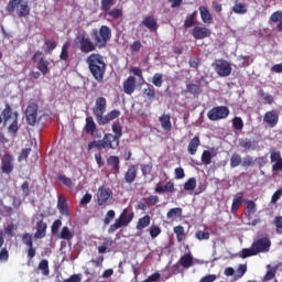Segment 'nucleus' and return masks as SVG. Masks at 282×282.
Listing matches in <instances>:
<instances>
[{
	"label": "nucleus",
	"instance_id": "obj_1",
	"mask_svg": "<svg viewBox=\"0 0 282 282\" xmlns=\"http://www.w3.org/2000/svg\"><path fill=\"white\" fill-rule=\"evenodd\" d=\"M90 36L93 40L85 32L78 31L74 37L73 47L79 50L82 54H91L96 50H102L111 41V29L107 25H101L99 30L93 29Z\"/></svg>",
	"mask_w": 282,
	"mask_h": 282
},
{
	"label": "nucleus",
	"instance_id": "obj_2",
	"mask_svg": "<svg viewBox=\"0 0 282 282\" xmlns=\"http://www.w3.org/2000/svg\"><path fill=\"white\" fill-rule=\"evenodd\" d=\"M112 132L115 134L106 133L104 134L102 140L88 143L87 150L91 151L97 149L98 151H102V149H118V147H120V138H122V126L120 122H115L112 124Z\"/></svg>",
	"mask_w": 282,
	"mask_h": 282
},
{
	"label": "nucleus",
	"instance_id": "obj_3",
	"mask_svg": "<svg viewBox=\"0 0 282 282\" xmlns=\"http://www.w3.org/2000/svg\"><path fill=\"white\" fill-rule=\"evenodd\" d=\"M88 69L97 83L105 80V72H107V64L102 55L93 53L86 58Z\"/></svg>",
	"mask_w": 282,
	"mask_h": 282
},
{
	"label": "nucleus",
	"instance_id": "obj_4",
	"mask_svg": "<svg viewBox=\"0 0 282 282\" xmlns=\"http://www.w3.org/2000/svg\"><path fill=\"white\" fill-rule=\"evenodd\" d=\"M30 3L25 0H9L6 12H17L19 19H28L31 12Z\"/></svg>",
	"mask_w": 282,
	"mask_h": 282
},
{
	"label": "nucleus",
	"instance_id": "obj_5",
	"mask_svg": "<svg viewBox=\"0 0 282 282\" xmlns=\"http://www.w3.org/2000/svg\"><path fill=\"white\" fill-rule=\"evenodd\" d=\"M133 217H135V214L133 212H129V208H124L120 216L115 220V224H112L109 229L108 234L113 235L116 230H120V228H127L132 221Z\"/></svg>",
	"mask_w": 282,
	"mask_h": 282
},
{
	"label": "nucleus",
	"instance_id": "obj_6",
	"mask_svg": "<svg viewBox=\"0 0 282 282\" xmlns=\"http://www.w3.org/2000/svg\"><path fill=\"white\" fill-rule=\"evenodd\" d=\"M212 67L220 78H228L232 74V65L224 58L215 59Z\"/></svg>",
	"mask_w": 282,
	"mask_h": 282
},
{
	"label": "nucleus",
	"instance_id": "obj_7",
	"mask_svg": "<svg viewBox=\"0 0 282 282\" xmlns=\"http://www.w3.org/2000/svg\"><path fill=\"white\" fill-rule=\"evenodd\" d=\"M98 206H109L111 204V199H113V192L110 188L101 185L96 194Z\"/></svg>",
	"mask_w": 282,
	"mask_h": 282
},
{
	"label": "nucleus",
	"instance_id": "obj_8",
	"mask_svg": "<svg viewBox=\"0 0 282 282\" xmlns=\"http://www.w3.org/2000/svg\"><path fill=\"white\" fill-rule=\"evenodd\" d=\"M227 116H230V109L227 106H217L212 108L207 112L208 120L212 122H217V120H224Z\"/></svg>",
	"mask_w": 282,
	"mask_h": 282
},
{
	"label": "nucleus",
	"instance_id": "obj_9",
	"mask_svg": "<svg viewBox=\"0 0 282 282\" xmlns=\"http://www.w3.org/2000/svg\"><path fill=\"white\" fill-rule=\"evenodd\" d=\"M33 63H36V68L43 76H47L50 73V61L43 57V52L36 51L32 57Z\"/></svg>",
	"mask_w": 282,
	"mask_h": 282
},
{
	"label": "nucleus",
	"instance_id": "obj_10",
	"mask_svg": "<svg viewBox=\"0 0 282 282\" xmlns=\"http://www.w3.org/2000/svg\"><path fill=\"white\" fill-rule=\"evenodd\" d=\"M251 246H253L258 254H261V252H270L272 241L269 237H260L254 239Z\"/></svg>",
	"mask_w": 282,
	"mask_h": 282
},
{
	"label": "nucleus",
	"instance_id": "obj_11",
	"mask_svg": "<svg viewBox=\"0 0 282 282\" xmlns=\"http://www.w3.org/2000/svg\"><path fill=\"white\" fill-rule=\"evenodd\" d=\"M107 111V98L99 97L95 101V107L93 108V113L97 120V122L100 121L102 116H105V112Z\"/></svg>",
	"mask_w": 282,
	"mask_h": 282
},
{
	"label": "nucleus",
	"instance_id": "obj_12",
	"mask_svg": "<svg viewBox=\"0 0 282 282\" xmlns=\"http://www.w3.org/2000/svg\"><path fill=\"white\" fill-rule=\"evenodd\" d=\"M37 116H39V105H36L35 102L30 104L25 110L26 122L28 124H30V127H34V124H36Z\"/></svg>",
	"mask_w": 282,
	"mask_h": 282
},
{
	"label": "nucleus",
	"instance_id": "obj_13",
	"mask_svg": "<svg viewBox=\"0 0 282 282\" xmlns=\"http://www.w3.org/2000/svg\"><path fill=\"white\" fill-rule=\"evenodd\" d=\"M140 28H147L149 32H158L160 24H158V19L155 15H147L140 23Z\"/></svg>",
	"mask_w": 282,
	"mask_h": 282
},
{
	"label": "nucleus",
	"instance_id": "obj_14",
	"mask_svg": "<svg viewBox=\"0 0 282 282\" xmlns=\"http://www.w3.org/2000/svg\"><path fill=\"white\" fill-rule=\"evenodd\" d=\"M1 171L6 175H10L14 171V158L11 154L7 153L1 160Z\"/></svg>",
	"mask_w": 282,
	"mask_h": 282
},
{
	"label": "nucleus",
	"instance_id": "obj_15",
	"mask_svg": "<svg viewBox=\"0 0 282 282\" xmlns=\"http://www.w3.org/2000/svg\"><path fill=\"white\" fill-rule=\"evenodd\" d=\"M22 243L24 246H28L26 254L29 259H34L36 257V249L34 248V240L32 238V235L30 234H24L22 236Z\"/></svg>",
	"mask_w": 282,
	"mask_h": 282
},
{
	"label": "nucleus",
	"instance_id": "obj_16",
	"mask_svg": "<svg viewBox=\"0 0 282 282\" xmlns=\"http://www.w3.org/2000/svg\"><path fill=\"white\" fill-rule=\"evenodd\" d=\"M210 34L213 33L206 26H194V29L192 30V36L196 41H203V39H208L210 37Z\"/></svg>",
	"mask_w": 282,
	"mask_h": 282
},
{
	"label": "nucleus",
	"instance_id": "obj_17",
	"mask_svg": "<svg viewBox=\"0 0 282 282\" xmlns=\"http://www.w3.org/2000/svg\"><path fill=\"white\" fill-rule=\"evenodd\" d=\"M263 122H265V124L271 128L276 127V124H279V113H276V110H270L265 112Z\"/></svg>",
	"mask_w": 282,
	"mask_h": 282
},
{
	"label": "nucleus",
	"instance_id": "obj_18",
	"mask_svg": "<svg viewBox=\"0 0 282 282\" xmlns=\"http://www.w3.org/2000/svg\"><path fill=\"white\" fill-rule=\"evenodd\" d=\"M135 84L137 79L134 76H129L124 82H123V91L128 96H131L133 91H135Z\"/></svg>",
	"mask_w": 282,
	"mask_h": 282
},
{
	"label": "nucleus",
	"instance_id": "obj_19",
	"mask_svg": "<svg viewBox=\"0 0 282 282\" xmlns=\"http://www.w3.org/2000/svg\"><path fill=\"white\" fill-rule=\"evenodd\" d=\"M127 184H133L138 180V165H130L124 174Z\"/></svg>",
	"mask_w": 282,
	"mask_h": 282
},
{
	"label": "nucleus",
	"instance_id": "obj_20",
	"mask_svg": "<svg viewBox=\"0 0 282 282\" xmlns=\"http://www.w3.org/2000/svg\"><path fill=\"white\" fill-rule=\"evenodd\" d=\"M116 118H120V110H112L108 112L106 116H102L98 122L100 127H104V124H109L111 120H116Z\"/></svg>",
	"mask_w": 282,
	"mask_h": 282
},
{
	"label": "nucleus",
	"instance_id": "obj_21",
	"mask_svg": "<svg viewBox=\"0 0 282 282\" xmlns=\"http://www.w3.org/2000/svg\"><path fill=\"white\" fill-rule=\"evenodd\" d=\"M176 265H181L185 270H188V268H193V265H194L193 254L192 253H185L184 256H182L180 258Z\"/></svg>",
	"mask_w": 282,
	"mask_h": 282
},
{
	"label": "nucleus",
	"instance_id": "obj_22",
	"mask_svg": "<svg viewBox=\"0 0 282 282\" xmlns=\"http://www.w3.org/2000/svg\"><path fill=\"white\" fill-rule=\"evenodd\" d=\"M271 162H273L272 171L279 172L282 171V158L281 152H271L270 155Z\"/></svg>",
	"mask_w": 282,
	"mask_h": 282
},
{
	"label": "nucleus",
	"instance_id": "obj_23",
	"mask_svg": "<svg viewBox=\"0 0 282 282\" xmlns=\"http://www.w3.org/2000/svg\"><path fill=\"white\" fill-rule=\"evenodd\" d=\"M107 164L110 166L115 173V175H118L120 173V158L116 155H110L107 159Z\"/></svg>",
	"mask_w": 282,
	"mask_h": 282
},
{
	"label": "nucleus",
	"instance_id": "obj_24",
	"mask_svg": "<svg viewBox=\"0 0 282 282\" xmlns=\"http://www.w3.org/2000/svg\"><path fill=\"white\" fill-rule=\"evenodd\" d=\"M47 232V224L43 220H39L36 224V231L34 234L35 239H44Z\"/></svg>",
	"mask_w": 282,
	"mask_h": 282
},
{
	"label": "nucleus",
	"instance_id": "obj_25",
	"mask_svg": "<svg viewBox=\"0 0 282 282\" xmlns=\"http://www.w3.org/2000/svg\"><path fill=\"white\" fill-rule=\"evenodd\" d=\"M159 122H161L163 131H166L167 133H170V131L173 129V124L171 123V115L163 113L159 118Z\"/></svg>",
	"mask_w": 282,
	"mask_h": 282
},
{
	"label": "nucleus",
	"instance_id": "obj_26",
	"mask_svg": "<svg viewBox=\"0 0 282 282\" xmlns=\"http://www.w3.org/2000/svg\"><path fill=\"white\" fill-rule=\"evenodd\" d=\"M243 205V193H237L234 197L232 204H231V213H237L239 208Z\"/></svg>",
	"mask_w": 282,
	"mask_h": 282
},
{
	"label": "nucleus",
	"instance_id": "obj_27",
	"mask_svg": "<svg viewBox=\"0 0 282 282\" xmlns=\"http://www.w3.org/2000/svg\"><path fill=\"white\" fill-rule=\"evenodd\" d=\"M239 147L245 151H254V149H257V143H254L252 139L245 138L239 140Z\"/></svg>",
	"mask_w": 282,
	"mask_h": 282
},
{
	"label": "nucleus",
	"instance_id": "obj_28",
	"mask_svg": "<svg viewBox=\"0 0 282 282\" xmlns=\"http://www.w3.org/2000/svg\"><path fill=\"white\" fill-rule=\"evenodd\" d=\"M199 144H202V141H199V135H195L188 143L187 151L189 155H195L197 153V149H199Z\"/></svg>",
	"mask_w": 282,
	"mask_h": 282
},
{
	"label": "nucleus",
	"instance_id": "obj_29",
	"mask_svg": "<svg viewBox=\"0 0 282 282\" xmlns=\"http://www.w3.org/2000/svg\"><path fill=\"white\" fill-rule=\"evenodd\" d=\"M200 12V19L203 23H207L208 25L213 23V14H210V11L205 6L199 7Z\"/></svg>",
	"mask_w": 282,
	"mask_h": 282
},
{
	"label": "nucleus",
	"instance_id": "obj_30",
	"mask_svg": "<svg viewBox=\"0 0 282 282\" xmlns=\"http://www.w3.org/2000/svg\"><path fill=\"white\" fill-rule=\"evenodd\" d=\"M84 129L89 135H94V133H96L97 126L96 121H94V117H86V124Z\"/></svg>",
	"mask_w": 282,
	"mask_h": 282
},
{
	"label": "nucleus",
	"instance_id": "obj_31",
	"mask_svg": "<svg viewBox=\"0 0 282 282\" xmlns=\"http://www.w3.org/2000/svg\"><path fill=\"white\" fill-rule=\"evenodd\" d=\"M57 208L61 215H65L66 217H69V208L67 207V199H65V197H58Z\"/></svg>",
	"mask_w": 282,
	"mask_h": 282
},
{
	"label": "nucleus",
	"instance_id": "obj_32",
	"mask_svg": "<svg viewBox=\"0 0 282 282\" xmlns=\"http://www.w3.org/2000/svg\"><path fill=\"white\" fill-rule=\"evenodd\" d=\"M149 226H151V216L144 215L139 218L137 223V230H144V228H149Z\"/></svg>",
	"mask_w": 282,
	"mask_h": 282
},
{
	"label": "nucleus",
	"instance_id": "obj_33",
	"mask_svg": "<svg viewBox=\"0 0 282 282\" xmlns=\"http://www.w3.org/2000/svg\"><path fill=\"white\" fill-rule=\"evenodd\" d=\"M37 270H40L42 276H50V261L47 259L41 260Z\"/></svg>",
	"mask_w": 282,
	"mask_h": 282
},
{
	"label": "nucleus",
	"instance_id": "obj_34",
	"mask_svg": "<svg viewBox=\"0 0 282 282\" xmlns=\"http://www.w3.org/2000/svg\"><path fill=\"white\" fill-rule=\"evenodd\" d=\"M69 47H72V42L67 41L62 45V51L59 54V61L69 59Z\"/></svg>",
	"mask_w": 282,
	"mask_h": 282
},
{
	"label": "nucleus",
	"instance_id": "obj_35",
	"mask_svg": "<svg viewBox=\"0 0 282 282\" xmlns=\"http://www.w3.org/2000/svg\"><path fill=\"white\" fill-rule=\"evenodd\" d=\"M18 132H19V113L14 112V120L8 127V133H11V135H17Z\"/></svg>",
	"mask_w": 282,
	"mask_h": 282
},
{
	"label": "nucleus",
	"instance_id": "obj_36",
	"mask_svg": "<svg viewBox=\"0 0 282 282\" xmlns=\"http://www.w3.org/2000/svg\"><path fill=\"white\" fill-rule=\"evenodd\" d=\"M247 210L245 212L246 217L250 219L254 213H257V203L254 200H246Z\"/></svg>",
	"mask_w": 282,
	"mask_h": 282
},
{
	"label": "nucleus",
	"instance_id": "obj_37",
	"mask_svg": "<svg viewBox=\"0 0 282 282\" xmlns=\"http://www.w3.org/2000/svg\"><path fill=\"white\" fill-rule=\"evenodd\" d=\"M173 231L176 235V240L178 241V243H182V241H184V239H186V232L184 230V226L178 225V226L174 227Z\"/></svg>",
	"mask_w": 282,
	"mask_h": 282
},
{
	"label": "nucleus",
	"instance_id": "obj_38",
	"mask_svg": "<svg viewBox=\"0 0 282 282\" xmlns=\"http://www.w3.org/2000/svg\"><path fill=\"white\" fill-rule=\"evenodd\" d=\"M195 23H197V11H194L185 18L184 28H193Z\"/></svg>",
	"mask_w": 282,
	"mask_h": 282
},
{
	"label": "nucleus",
	"instance_id": "obj_39",
	"mask_svg": "<svg viewBox=\"0 0 282 282\" xmlns=\"http://www.w3.org/2000/svg\"><path fill=\"white\" fill-rule=\"evenodd\" d=\"M59 237L65 239V241H72V239H74V231L69 230V227L65 226L62 228Z\"/></svg>",
	"mask_w": 282,
	"mask_h": 282
},
{
	"label": "nucleus",
	"instance_id": "obj_40",
	"mask_svg": "<svg viewBox=\"0 0 282 282\" xmlns=\"http://www.w3.org/2000/svg\"><path fill=\"white\" fill-rule=\"evenodd\" d=\"M186 89L193 96H199L202 94V86L197 84H187Z\"/></svg>",
	"mask_w": 282,
	"mask_h": 282
},
{
	"label": "nucleus",
	"instance_id": "obj_41",
	"mask_svg": "<svg viewBox=\"0 0 282 282\" xmlns=\"http://www.w3.org/2000/svg\"><path fill=\"white\" fill-rule=\"evenodd\" d=\"M257 250L254 249L253 245L251 248H245L241 250V259H248V257H257Z\"/></svg>",
	"mask_w": 282,
	"mask_h": 282
},
{
	"label": "nucleus",
	"instance_id": "obj_42",
	"mask_svg": "<svg viewBox=\"0 0 282 282\" xmlns=\"http://www.w3.org/2000/svg\"><path fill=\"white\" fill-rule=\"evenodd\" d=\"M167 219H175L177 217H182V208L181 207H174L171 208L166 214Z\"/></svg>",
	"mask_w": 282,
	"mask_h": 282
},
{
	"label": "nucleus",
	"instance_id": "obj_43",
	"mask_svg": "<svg viewBox=\"0 0 282 282\" xmlns=\"http://www.w3.org/2000/svg\"><path fill=\"white\" fill-rule=\"evenodd\" d=\"M184 191H194L197 188V180L195 177H191L183 185Z\"/></svg>",
	"mask_w": 282,
	"mask_h": 282
},
{
	"label": "nucleus",
	"instance_id": "obj_44",
	"mask_svg": "<svg viewBox=\"0 0 282 282\" xmlns=\"http://www.w3.org/2000/svg\"><path fill=\"white\" fill-rule=\"evenodd\" d=\"M149 234L152 239H156V237H160L162 235V228L158 225H151L149 228Z\"/></svg>",
	"mask_w": 282,
	"mask_h": 282
},
{
	"label": "nucleus",
	"instance_id": "obj_45",
	"mask_svg": "<svg viewBox=\"0 0 282 282\" xmlns=\"http://www.w3.org/2000/svg\"><path fill=\"white\" fill-rule=\"evenodd\" d=\"M241 162H242L241 155H239V153L236 152L230 158V167L237 169V166H239Z\"/></svg>",
	"mask_w": 282,
	"mask_h": 282
},
{
	"label": "nucleus",
	"instance_id": "obj_46",
	"mask_svg": "<svg viewBox=\"0 0 282 282\" xmlns=\"http://www.w3.org/2000/svg\"><path fill=\"white\" fill-rule=\"evenodd\" d=\"M231 10L235 14H246L248 12L245 3H236Z\"/></svg>",
	"mask_w": 282,
	"mask_h": 282
},
{
	"label": "nucleus",
	"instance_id": "obj_47",
	"mask_svg": "<svg viewBox=\"0 0 282 282\" xmlns=\"http://www.w3.org/2000/svg\"><path fill=\"white\" fill-rule=\"evenodd\" d=\"M163 78H164V75H162V73L154 74L152 77V84L154 85V87H162L164 83Z\"/></svg>",
	"mask_w": 282,
	"mask_h": 282
},
{
	"label": "nucleus",
	"instance_id": "obj_48",
	"mask_svg": "<svg viewBox=\"0 0 282 282\" xmlns=\"http://www.w3.org/2000/svg\"><path fill=\"white\" fill-rule=\"evenodd\" d=\"M116 6V0H101V7L100 9L102 12H108Z\"/></svg>",
	"mask_w": 282,
	"mask_h": 282
},
{
	"label": "nucleus",
	"instance_id": "obj_49",
	"mask_svg": "<svg viewBox=\"0 0 282 282\" xmlns=\"http://www.w3.org/2000/svg\"><path fill=\"white\" fill-rule=\"evenodd\" d=\"M143 94L147 96V98L153 100V98H155V87L151 84H148V87L143 89Z\"/></svg>",
	"mask_w": 282,
	"mask_h": 282
},
{
	"label": "nucleus",
	"instance_id": "obj_50",
	"mask_svg": "<svg viewBox=\"0 0 282 282\" xmlns=\"http://www.w3.org/2000/svg\"><path fill=\"white\" fill-rule=\"evenodd\" d=\"M17 225H14L13 223L8 224L4 227V235H8L9 237H14L17 234Z\"/></svg>",
	"mask_w": 282,
	"mask_h": 282
},
{
	"label": "nucleus",
	"instance_id": "obj_51",
	"mask_svg": "<svg viewBox=\"0 0 282 282\" xmlns=\"http://www.w3.org/2000/svg\"><path fill=\"white\" fill-rule=\"evenodd\" d=\"M4 122H8L10 118H12V107H10V104H6V108L1 112Z\"/></svg>",
	"mask_w": 282,
	"mask_h": 282
},
{
	"label": "nucleus",
	"instance_id": "obj_52",
	"mask_svg": "<svg viewBox=\"0 0 282 282\" xmlns=\"http://www.w3.org/2000/svg\"><path fill=\"white\" fill-rule=\"evenodd\" d=\"M202 162H203V164H207V165L212 164V162H213V154L210 153V151H208V150L203 151Z\"/></svg>",
	"mask_w": 282,
	"mask_h": 282
},
{
	"label": "nucleus",
	"instance_id": "obj_53",
	"mask_svg": "<svg viewBox=\"0 0 282 282\" xmlns=\"http://www.w3.org/2000/svg\"><path fill=\"white\" fill-rule=\"evenodd\" d=\"M113 219H116V212L113 209H110L107 212L106 217L104 219L105 226H109V224H111Z\"/></svg>",
	"mask_w": 282,
	"mask_h": 282
},
{
	"label": "nucleus",
	"instance_id": "obj_54",
	"mask_svg": "<svg viewBox=\"0 0 282 282\" xmlns=\"http://www.w3.org/2000/svg\"><path fill=\"white\" fill-rule=\"evenodd\" d=\"M232 127L236 131H241V129H243V119H241V117H235L232 119Z\"/></svg>",
	"mask_w": 282,
	"mask_h": 282
},
{
	"label": "nucleus",
	"instance_id": "obj_55",
	"mask_svg": "<svg viewBox=\"0 0 282 282\" xmlns=\"http://www.w3.org/2000/svg\"><path fill=\"white\" fill-rule=\"evenodd\" d=\"M195 237L198 241H208V239H210V234L208 231L199 230L196 232Z\"/></svg>",
	"mask_w": 282,
	"mask_h": 282
},
{
	"label": "nucleus",
	"instance_id": "obj_56",
	"mask_svg": "<svg viewBox=\"0 0 282 282\" xmlns=\"http://www.w3.org/2000/svg\"><path fill=\"white\" fill-rule=\"evenodd\" d=\"M44 45L46 47V50H45L46 54H50V53L54 52V48L57 47L56 42L55 41H51V40H46L44 42Z\"/></svg>",
	"mask_w": 282,
	"mask_h": 282
},
{
	"label": "nucleus",
	"instance_id": "obj_57",
	"mask_svg": "<svg viewBox=\"0 0 282 282\" xmlns=\"http://www.w3.org/2000/svg\"><path fill=\"white\" fill-rule=\"evenodd\" d=\"M106 14L107 17H111V19H120L122 17V9H112Z\"/></svg>",
	"mask_w": 282,
	"mask_h": 282
},
{
	"label": "nucleus",
	"instance_id": "obj_58",
	"mask_svg": "<svg viewBox=\"0 0 282 282\" xmlns=\"http://www.w3.org/2000/svg\"><path fill=\"white\" fill-rule=\"evenodd\" d=\"M278 235H282V216H276L273 221Z\"/></svg>",
	"mask_w": 282,
	"mask_h": 282
},
{
	"label": "nucleus",
	"instance_id": "obj_59",
	"mask_svg": "<svg viewBox=\"0 0 282 282\" xmlns=\"http://www.w3.org/2000/svg\"><path fill=\"white\" fill-rule=\"evenodd\" d=\"M142 50V42L140 40H137L130 44V52L138 53Z\"/></svg>",
	"mask_w": 282,
	"mask_h": 282
},
{
	"label": "nucleus",
	"instance_id": "obj_60",
	"mask_svg": "<svg viewBox=\"0 0 282 282\" xmlns=\"http://www.w3.org/2000/svg\"><path fill=\"white\" fill-rule=\"evenodd\" d=\"M58 181L64 184V186H67L68 188H72L74 186V182L72 178L67 177L66 175H59Z\"/></svg>",
	"mask_w": 282,
	"mask_h": 282
},
{
	"label": "nucleus",
	"instance_id": "obj_61",
	"mask_svg": "<svg viewBox=\"0 0 282 282\" xmlns=\"http://www.w3.org/2000/svg\"><path fill=\"white\" fill-rule=\"evenodd\" d=\"M153 171V165L151 164H142L141 165V173L143 177H147V175H151V172Z\"/></svg>",
	"mask_w": 282,
	"mask_h": 282
},
{
	"label": "nucleus",
	"instance_id": "obj_62",
	"mask_svg": "<svg viewBox=\"0 0 282 282\" xmlns=\"http://www.w3.org/2000/svg\"><path fill=\"white\" fill-rule=\"evenodd\" d=\"M90 263H93L95 268H102V263H105V256H98L96 259H91Z\"/></svg>",
	"mask_w": 282,
	"mask_h": 282
},
{
	"label": "nucleus",
	"instance_id": "obj_63",
	"mask_svg": "<svg viewBox=\"0 0 282 282\" xmlns=\"http://www.w3.org/2000/svg\"><path fill=\"white\" fill-rule=\"evenodd\" d=\"M241 165L246 169H248V166H254V159L250 155H247L243 158Z\"/></svg>",
	"mask_w": 282,
	"mask_h": 282
},
{
	"label": "nucleus",
	"instance_id": "obj_64",
	"mask_svg": "<svg viewBox=\"0 0 282 282\" xmlns=\"http://www.w3.org/2000/svg\"><path fill=\"white\" fill-rule=\"evenodd\" d=\"M80 281H83V275L73 274L68 279H65L63 282H80Z\"/></svg>",
	"mask_w": 282,
	"mask_h": 282
}]
</instances>
